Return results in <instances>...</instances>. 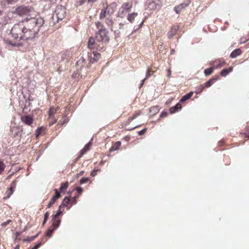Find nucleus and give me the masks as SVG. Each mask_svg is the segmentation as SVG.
Listing matches in <instances>:
<instances>
[{
  "label": "nucleus",
  "mask_w": 249,
  "mask_h": 249,
  "mask_svg": "<svg viewBox=\"0 0 249 249\" xmlns=\"http://www.w3.org/2000/svg\"><path fill=\"white\" fill-rule=\"evenodd\" d=\"M43 23L44 20L41 17L27 18L19 21L15 24L11 30L10 35L14 40L5 39V42L14 47L21 46L19 41L34 38Z\"/></svg>",
  "instance_id": "obj_1"
},
{
  "label": "nucleus",
  "mask_w": 249,
  "mask_h": 249,
  "mask_svg": "<svg viewBox=\"0 0 249 249\" xmlns=\"http://www.w3.org/2000/svg\"><path fill=\"white\" fill-rule=\"evenodd\" d=\"M99 30L96 33L95 38L90 37L88 43V47L90 49H96L99 51H104V47L107 42L109 41L108 32L100 22L95 23Z\"/></svg>",
  "instance_id": "obj_2"
},
{
  "label": "nucleus",
  "mask_w": 249,
  "mask_h": 249,
  "mask_svg": "<svg viewBox=\"0 0 249 249\" xmlns=\"http://www.w3.org/2000/svg\"><path fill=\"white\" fill-rule=\"evenodd\" d=\"M62 212L58 210L56 213L54 214L52 218L53 224L49 229L46 231V235L48 237L52 236L53 232L58 227L60 223V220L59 218V215L61 214Z\"/></svg>",
  "instance_id": "obj_3"
},
{
  "label": "nucleus",
  "mask_w": 249,
  "mask_h": 249,
  "mask_svg": "<svg viewBox=\"0 0 249 249\" xmlns=\"http://www.w3.org/2000/svg\"><path fill=\"white\" fill-rule=\"evenodd\" d=\"M112 4L107 5V3L104 4V7L101 9L100 14V19H103L107 17H110L114 12V9Z\"/></svg>",
  "instance_id": "obj_4"
},
{
  "label": "nucleus",
  "mask_w": 249,
  "mask_h": 249,
  "mask_svg": "<svg viewBox=\"0 0 249 249\" xmlns=\"http://www.w3.org/2000/svg\"><path fill=\"white\" fill-rule=\"evenodd\" d=\"M55 13L58 20L63 19L66 16V9L61 6H57Z\"/></svg>",
  "instance_id": "obj_5"
},
{
  "label": "nucleus",
  "mask_w": 249,
  "mask_h": 249,
  "mask_svg": "<svg viewBox=\"0 0 249 249\" xmlns=\"http://www.w3.org/2000/svg\"><path fill=\"white\" fill-rule=\"evenodd\" d=\"M89 61L90 63H94L98 61L101 58V54L96 52L88 53Z\"/></svg>",
  "instance_id": "obj_6"
},
{
  "label": "nucleus",
  "mask_w": 249,
  "mask_h": 249,
  "mask_svg": "<svg viewBox=\"0 0 249 249\" xmlns=\"http://www.w3.org/2000/svg\"><path fill=\"white\" fill-rule=\"evenodd\" d=\"M162 6V3L160 0H156L150 1L148 3V7L150 10L160 9Z\"/></svg>",
  "instance_id": "obj_7"
},
{
  "label": "nucleus",
  "mask_w": 249,
  "mask_h": 249,
  "mask_svg": "<svg viewBox=\"0 0 249 249\" xmlns=\"http://www.w3.org/2000/svg\"><path fill=\"white\" fill-rule=\"evenodd\" d=\"M54 191L55 192V195L53 196L47 205V207L48 208H51L55 203L56 200L61 197L60 193L57 189H54Z\"/></svg>",
  "instance_id": "obj_8"
},
{
  "label": "nucleus",
  "mask_w": 249,
  "mask_h": 249,
  "mask_svg": "<svg viewBox=\"0 0 249 249\" xmlns=\"http://www.w3.org/2000/svg\"><path fill=\"white\" fill-rule=\"evenodd\" d=\"M226 64L225 60L222 58L216 59L211 63V65L214 69H219L223 67Z\"/></svg>",
  "instance_id": "obj_9"
},
{
  "label": "nucleus",
  "mask_w": 249,
  "mask_h": 249,
  "mask_svg": "<svg viewBox=\"0 0 249 249\" xmlns=\"http://www.w3.org/2000/svg\"><path fill=\"white\" fill-rule=\"evenodd\" d=\"M30 11L28 7L20 6L17 8L16 10V13L20 16L27 14Z\"/></svg>",
  "instance_id": "obj_10"
},
{
  "label": "nucleus",
  "mask_w": 249,
  "mask_h": 249,
  "mask_svg": "<svg viewBox=\"0 0 249 249\" xmlns=\"http://www.w3.org/2000/svg\"><path fill=\"white\" fill-rule=\"evenodd\" d=\"M21 120L26 125H31L34 121L33 117L30 115H23L21 117Z\"/></svg>",
  "instance_id": "obj_11"
},
{
  "label": "nucleus",
  "mask_w": 249,
  "mask_h": 249,
  "mask_svg": "<svg viewBox=\"0 0 249 249\" xmlns=\"http://www.w3.org/2000/svg\"><path fill=\"white\" fill-rule=\"evenodd\" d=\"M71 200L67 197H66L63 200L62 203L61 205L59 206V211H60V209L62 208V207H66L67 208L68 210H69L71 206Z\"/></svg>",
  "instance_id": "obj_12"
},
{
  "label": "nucleus",
  "mask_w": 249,
  "mask_h": 249,
  "mask_svg": "<svg viewBox=\"0 0 249 249\" xmlns=\"http://www.w3.org/2000/svg\"><path fill=\"white\" fill-rule=\"evenodd\" d=\"M179 27L178 25H174L171 30L168 33V36L169 38H171L177 33L178 31L179 30Z\"/></svg>",
  "instance_id": "obj_13"
},
{
  "label": "nucleus",
  "mask_w": 249,
  "mask_h": 249,
  "mask_svg": "<svg viewBox=\"0 0 249 249\" xmlns=\"http://www.w3.org/2000/svg\"><path fill=\"white\" fill-rule=\"evenodd\" d=\"M218 78L219 76L218 75H214L212 78L210 79L206 83H205L204 86L205 88L211 87L216 81L218 79Z\"/></svg>",
  "instance_id": "obj_14"
},
{
  "label": "nucleus",
  "mask_w": 249,
  "mask_h": 249,
  "mask_svg": "<svg viewBox=\"0 0 249 249\" xmlns=\"http://www.w3.org/2000/svg\"><path fill=\"white\" fill-rule=\"evenodd\" d=\"M86 61L85 58L83 57H81L79 58V59L77 61L76 63V66L78 70H81L82 68H83L85 65Z\"/></svg>",
  "instance_id": "obj_15"
},
{
  "label": "nucleus",
  "mask_w": 249,
  "mask_h": 249,
  "mask_svg": "<svg viewBox=\"0 0 249 249\" xmlns=\"http://www.w3.org/2000/svg\"><path fill=\"white\" fill-rule=\"evenodd\" d=\"M91 144L88 143L80 151L79 153V158L81 157L83 155L86 154L87 151H89L90 149Z\"/></svg>",
  "instance_id": "obj_16"
},
{
  "label": "nucleus",
  "mask_w": 249,
  "mask_h": 249,
  "mask_svg": "<svg viewBox=\"0 0 249 249\" xmlns=\"http://www.w3.org/2000/svg\"><path fill=\"white\" fill-rule=\"evenodd\" d=\"M125 10L129 12L133 6V1H128L124 2L122 4V6Z\"/></svg>",
  "instance_id": "obj_17"
},
{
  "label": "nucleus",
  "mask_w": 249,
  "mask_h": 249,
  "mask_svg": "<svg viewBox=\"0 0 249 249\" xmlns=\"http://www.w3.org/2000/svg\"><path fill=\"white\" fill-rule=\"evenodd\" d=\"M188 5V4L181 3L178 6H175L174 8V10L177 14H179Z\"/></svg>",
  "instance_id": "obj_18"
},
{
  "label": "nucleus",
  "mask_w": 249,
  "mask_h": 249,
  "mask_svg": "<svg viewBox=\"0 0 249 249\" xmlns=\"http://www.w3.org/2000/svg\"><path fill=\"white\" fill-rule=\"evenodd\" d=\"M142 113V112L141 110L137 111L134 114L132 115V116L128 118L127 121L126 122V124H130V123L135 118L139 116Z\"/></svg>",
  "instance_id": "obj_19"
},
{
  "label": "nucleus",
  "mask_w": 249,
  "mask_h": 249,
  "mask_svg": "<svg viewBox=\"0 0 249 249\" xmlns=\"http://www.w3.org/2000/svg\"><path fill=\"white\" fill-rule=\"evenodd\" d=\"M142 113V112L141 110L137 111L134 114L132 115V116L128 118L127 121L126 122V124H130V123L135 118L139 116Z\"/></svg>",
  "instance_id": "obj_20"
},
{
  "label": "nucleus",
  "mask_w": 249,
  "mask_h": 249,
  "mask_svg": "<svg viewBox=\"0 0 249 249\" xmlns=\"http://www.w3.org/2000/svg\"><path fill=\"white\" fill-rule=\"evenodd\" d=\"M121 146V142L120 141H117V142L113 143L112 146L109 149V151L110 152L115 151L119 149L120 147Z\"/></svg>",
  "instance_id": "obj_21"
},
{
  "label": "nucleus",
  "mask_w": 249,
  "mask_h": 249,
  "mask_svg": "<svg viewBox=\"0 0 249 249\" xmlns=\"http://www.w3.org/2000/svg\"><path fill=\"white\" fill-rule=\"evenodd\" d=\"M138 16V13L136 12H133L130 14H128L127 16V20L131 23L134 21L135 18Z\"/></svg>",
  "instance_id": "obj_22"
},
{
  "label": "nucleus",
  "mask_w": 249,
  "mask_h": 249,
  "mask_svg": "<svg viewBox=\"0 0 249 249\" xmlns=\"http://www.w3.org/2000/svg\"><path fill=\"white\" fill-rule=\"evenodd\" d=\"M128 12L125 10L122 6L119 8V11L117 13V17L120 18H124L126 15L127 13Z\"/></svg>",
  "instance_id": "obj_23"
},
{
  "label": "nucleus",
  "mask_w": 249,
  "mask_h": 249,
  "mask_svg": "<svg viewBox=\"0 0 249 249\" xmlns=\"http://www.w3.org/2000/svg\"><path fill=\"white\" fill-rule=\"evenodd\" d=\"M181 108L182 107L180 103H178L176 106L170 108V112L172 114L180 110Z\"/></svg>",
  "instance_id": "obj_24"
},
{
  "label": "nucleus",
  "mask_w": 249,
  "mask_h": 249,
  "mask_svg": "<svg viewBox=\"0 0 249 249\" xmlns=\"http://www.w3.org/2000/svg\"><path fill=\"white\" fill-rule=\"evenodd\" d=\"M193 94H194L193 91H190L189 93L182 96L181 99L180 100L179 102L181 103H183V102H185L186 101L190 99L192 97Z\"/></svg>",
  "instance_id": "obj_25"
},
{
  "label": "nucleus",
  "mask_w": 249,
  "mask_h": 249,
  "mask_svg": "<svg viewBox=\"0 0 249 249\" xmlns=\"http://www.w3.org/2000/svg\"><path fill=\"white\" fill-rule=\"evenodd\" d=\"M242 53V51L240 49H236L233 51L231 53L230 56L232 58H235L237 56L240 55Z\"/></svg>",
  "instance_id": "obj_26"
},
{
  "label": "nucleus",
  "mask_w": 249,
  "mask_h": 249,
  "mask_svg": "<svg viewBox=\"0 0 249 249\" xmlns=\"http://www.w3.org/2000/svg\"><path fill=\"white\" fill-rule=\"evenodd\" d=\"M159 111V108L158 106H154L150 108L149 112L151 115H154Z\"/></svg>",
  "instance_id": "obj_27"
},
{
  "label": "nucleus",
  "mask_w": 249,
  "mask_h": 249,
  "mask_svg": "<svg viewBox=\"0 0 249 249\" xmlns=\"http://www.w3.org/2000/svg\"><path fill=\"white\" fill-rule=\"evenodd\" d=\"M232 71V67H230L229 69H223L220 72V75L221 76H226L230 72Z\"/></svg>",
  "instance_id": "obj_28"
},
{
  "label": "nucleus",
  "mask_w": 249,
  "mask_h": 249,
  "mask_svg": "<svg viewBox=\"0 0 249 249\" xmlns=\"http://www.w3.org/2000/svg\"><path fill=\"white\" fill-rule=\"evenodd\" d=\"M105 23L107 24V25L111 28L112 25H113V20H112V18H111V17H107L106 18H105Z\"/></svg>",
  "instance_id": "obj_29"
},
{
  "label": "nucleus",
  "mask_w": 249,
  "mask_h": 249,
  "mask_svg": "<svg viewBox=\"0 0 249 249\" xmlns=\"http://www.w3.org/2000/svg\"><path fill=\"white\" fill-rule=\"evenodd\" d=\"M69 186V183L68 182H66L64 183H62L61 184L60 187L59 188V191L61 192H64L65 191Z\"/></svg>",
  "instance_id": "obj_30"
},
{
  "label": "nucleus",
  "mask_w": 249,
  "mask_h": 249,
  "mask_svg": "<svg viewBox=\"0 0 249 249\" xmlns=\"http://www.w3.org/2000/svg\"><path fill=\"white\" fill-rule=\"evenodd\" d=\"M69 121L68 118L65 115H63L62 119L59 121L58 124L62 125L67 123Z\"/></svg>",
  "instance_id": "obj_31"
},
{
  "label": "nucleus",
  "mask_w": 249,
  "mask_h": 249,
  "mask_svg": "<svg viewBox=\"0 0 249 249\" xmlns=\"http://www.w3.org/2000/svg\"><path fill=\"white\" fill-rule=\"evenodd\" d=\"M57 110L58 108L57 107H51L49 111V116H54V114L56 113Z\"/></svg>",
  "instance_id": "obj_32"
},
{
  "label": "nucleus",
  "mask_w": 249,
  "mask_h": 249,
  "mask_svg": "<svg viewBox=\"0 0 249 249\" xmlns=\"http://www.w3.org/2000/svg\"><path fill=\"white\" fill-rule=\"evenodd\" d=\"M214 69L213 67L205 69L204 71L205 76H207L212 74L213 72Z\"/></svg>",
  "instance_id": "obj_33"
},
{
  "label": "nucleus",
  "mask_w": 249,
  "mask_h": 249,
  "mask_svg": "<svg viewBox=\"0 0 249 249\" xmlns=\"http://www.w3.org/2000/svg\"><path fill=\"white\" fill-rule=\"evenodd\" d=\"M205 88L203 85H200L196 88L195 93L197 94H200L204 89Z\"/></svg>",
  "instance_id": "obj_34"
},
{
  "label": "nucleus",
  "mask_w": 249,
  "mask_h": 249,
  "mask_svg": "<svg viewBox=\"0 0 249 249\" xmlns=\"http://www.w3.org/2000/svg\"><path fill=\"white\" fill-rule=\"evenodd\" d=\"M156 71H153L152 70V67H149L146 71V78H149L152 75H153Z\"/></svg>",
  "instance_id": "obj_35"
},
{
  "label": "nucleus",
  "mask_w": 249,
  "mask_h": 249,
  "mask_svg": "<svg viewBox=\"0 0 249 249\" xmlns=\"http://www.w3.org/2000/svg\"><path fill=\"white\" fill-rule=\"evenodd\" d=\"M49 125L50 126H51V125H53V124H54L55 123H56L57 122V119H56L54 116H53V117H49Z\"/></svg>",
  "instance_id": "obj_36"
},
{
  "label": "nucleus",
  "mask_w": 249,
  "mask_h": 249,
  "mask_svg": "<svg viewBox=\"0 0 249 249\" xmlns=\"http://www.w3.org/2000/svg\"><path fill=\"white\" fill-rule=\"evenodd\" d=\"M14 191L9 188L5 193L4 198H8L13 194Z\"/></svg>",
  "instance_id": "obj_37"
},
{
  "label": "nucleus",
  "mask_w": 249,
  "mask_h": 249,
  "mask_svg": "<svg viewBox=\"0 0 249 249\" xmlns=\"http://www.w3.org/2000/svg\"><path fill=\"white\" fill-rule=\"evenodd\" d=\"M45 129L43 127L38 128L36 131V137H38L41 133L42 131H44Z\"/></svg>",
  "instance_id": "obj_38"
},
{
  "label": "nucleus",
  "mask_w": 249,
  "mask_h": 249,
  "mask_svg": "<svg viewBox=\"0 0 249 249\" xmlns=\"http://www.w3.org/2000/svg\"><path fill=\"white\" fill-rule=\"evenodd\" d=\"M16 182H17V181L16 180H13L12 183H11L10 184V189L12 190L13 191H14L15 190V189L16 188Z\"/></svg>",
  "instance_id": "obj_39"
},
{
  "label": "nucleus",
  "mask_w": 249,
  "mask_h": 249,
  "mask_svg": "<svg viewBox=\"0 0 249 249\" xmlns=\"http://www.w3.org/2000/svg\"><path fill=\"white\" fill-rule=\"evenodd\" d=\"M79 196V195L72 198L71 200V204H75L77 203V200L78 199Z\"/></svg>",
  "instance_id": "obj_40"
},
{
  "label": "nucleus",
  "mask_w": 249,
  "mask_h": 249,
  "mask_svg": "<svg viewBox=\"0 0 249 249\" xmlns=\"http://www.w3.org/2000/svg\"><path fill=\"white\" fill-rule=\"evenodd\" d=\"M5 168V165L4 163L0 160V174H1L4 170Z\"/></svg>",
  "instance_id": "obj_41"
},
{
  "label": "nucleus",
  "mask_w": 249,
  "mask_h": 249,
  "mask_svg": "<svg viewBox=\"0 0 249 249\" xmlns=\"http://www.w3.org/2000/svg\"><path fill=\"white\" fill-rule=\"evenodd\" d=\"M49 216V212H46L45 213V214H44V220H43V225H44L46 222H47L48 219V217Z\"/></svg>",
  "instance_id": "obj_42"
},
{
  "label": "nucleus",
  "mask_w": 249,
  "mask_h": 249,
  "mask_svg": "<svg viewBox=\"0 0 249 249\" xmlns=\"http://www.w3.org/2000/svg\"><path fill=\"white\" fill-rule=\"evenodd\" d=\"M89 181V179L88 178H82L80 180V183L83 184L88 182Z\"/></svg>",
  "instance_id": "obj_43"
},
{
  "label": "nucleus",
  "mask_w": 249,
  "mask_h": 249,
  "mask_svg": "<svg viewBox=\"0 0 249 249\" xmlns=\"http://www.w3.org/2000/svg\"><path fill=\"white\" fill-rule=\"evenodd\" d=\"M147 130V128H145L143 129L141 131H139L138 132V134L139 135H140V136L141 135H142L146 133Z\"/></svg>",
  "instance_id": "obj_44"
},
{
  "label": "nucleus",
  "mask_w": 249,
  "mask_h": 249,
  "mask_svg": "<svg viewBox=\"0 0 249 249\" xmlns=\"http://www.w3.org/2000/svg\"><path fill=\"white\" fill-rule=\"evenodd\" d=\"M100 170L98 169H94L91 173V176L94 177L97 175V172L99 171Z\"/></svg>",
  "instance_id": "obj_45"
},
{
  "label": "nucleus",
  "mask_w": 249,
  "mask_h": 249,
  "mask_svg": "<svg viewBox=\"0 0 249 249\" xmlns=\"http://www.w3.org/2000/svg\"><path fill=\"white\" fill-rule=\"evenodd\" d=\"M166 71L167 72V76L169 78L170 77L171 75V72H172V71H171V69L170 68L167 69Z\"/></svg>",
  "instance_id": "obj_46"
},
{
  "label": "nucleus",
  "mask_w": 249,
  "mask_h": 249,
  "mask_svg": "<svg viewBox=\"0 0 249 249\" xmlns=\"http://www.w3.org/2000/svg\"><path fill=\"white\" fill-rule=\"evenodd\" d=\"M76 190L79 195L81 194L83 192V189L80 187H77Z\"/></svg>",
  "instance_id": "obj_47"
},
{
  "label": "nucleus",
  "mask_w": 249,
  "mask_h": 249,
  "mask_svg": "<svg viewBox=\"0 0 249 249\" xmlns=\"http://www.w3.org/2000/svg\"><path fill=\"white\" fill-rule=\"evenodd\" d=\"M11 221L10 220H8L7 221L5 222H3L1 224V226H3V227H5L7 225H8L9 224V223L11 222Z\"/></svg>",
  "instance_id": "obj_48"
},
{
  "label": "nucleus",
  "mask_w": 249,
  "mask_h": 249,
  "mask_svg": "<svg viewBox=\"0 0 249 249\" xmlns=\"http://www.w3.org/2000/svg\"><path fill=\"white\" fill-rule=\"evenodd\" d=\"M41 244V243H38L36 246H35L33 248H32L31 249H37L40 247Z\"/></svg>",
  "instance_id": "obj_49"
},
{
  "label": "nucleus",
  "mask_w": 249,
  "mask_h": 249,
  "mask_svg": "<svg viewBox=\"0 0 249 249\" xmlns=\"http://www.w3.org/2000/svg\"><path fill=\"white\" fill-rule=\"evenodd\" d=\"M38 235V233H37L36 235L35 236H33V237H29V239H27L28 241H33L34 240L36 237H37Z\"/></svg>",
  "instance_id": "obj_50"
},
{
  "label": "nucleus",
  "mask_w": 249,
  "mask_h": 249,
  "mask_svg": "<svg viewBox=\"0 0 249 249\" xmlns=\"http://www.w3.org/2000/svg\"><path fill=\"white\" fill-rule=\"evenodd\" d=\"M225 143V140H221L218 142V146H221L224 144Z\"/></svg>",
  "instance_id": "obj_51"
},
{
  "label": "nucleus",
  "mask_w": 249,
  "mask_h": 249,
  "mask_svg": "<svg viewBox=\"0 0 249 249\" xmlns=\"http://www.w3.org/2000/svg\"><path fill=\"white\" fill-rule=\"evenodd\" d=\"M147 78H144V79H143L142 81V82H141V84L140 85V88H141L144 84V83L145 82V81L147 79Z\"/></svg>",
  "instance_id": "obj_52"
},
{
  "label": "nucleus",
  "mask_w": 249,
  "mask_h": 249,
  "mask_svg": "<svg viewBox=\"0 0 249 249\" xmlns=\"http://www.w3.org/2000/svg\"><path fill=\"white\" fill-rule=\"evenodd\" d=\"M78 2L79 3V5H82V4H83L84 3L85 1L84 0H80Z\"/></svg>",
  "instance_id": "obj_53"
},
{
  "label": "nucleus",
  "mask_w": 249,
  "mask_h": 249,
  "mask_svg": "<svg viewBox=\"0 0 249 249\" xmlns=\"http://www.w3.org/2000/svg\"><path fill=\"white\" fill-rule=\"evenodd\" d=\"M124 24H123L122 23H120L119 24V29H123L124 28Z\"/></svg>",
  "instance_id": "obj_54"
},
{
  "label": "nucleus",
  "mask_w": 249,
  "mask_h": 249,
  "mask_svg": "<svg viewBox=\"0 0 249 249\" xmlns=\"http://www.w3.org/2000/svg\"><path fill=\"white\" fill-rule=\"evenodd\" d=\"M17 1V0H7V1L9 3H12L13 2H15Z\"/></svg>",
  "instance_id": "obj_55"
},
{
  "label": "nucleus",
  "mask_w": 249,
  "mask_h": 249,
  "mask_svg": "<svg viewBox=\"0 0 249 249\" xmlns=\"http://www.w3.org/2000/svg\"><path fill=\"white\" fill-rule=\"evenodd\" d=\"M20 133V131L18 130V131H17L15 133V134H14V137H16V136L18 135Z\"/></svg>",
  "instance_id": "obj_56"
},
{
  "label": "nucleus",
  "mask_w": 249,
  "mask_h": 249,
  "mask_svg": "<svg viewBox=\"0 0 249 249\" xmlns=\"http://www.w3.org/2000/svg\"><path fill=\"white\" fill-rule=\"evenodd\" d=\"M98 0H88V1L89 2H94L96 1H97Z\"/></svg>",
  "instance_id": "obj_57"
},
{
  "label": "nucleus",
  "mask_w": 249,
  "mask_h": 249,
  "mask_svg": "<svg viewBox=\"0 0 249 249\" xmlns=\"http://www.w3.org/2000/svg\"><path fill=\"white\" fill-rule=\"evenodd\" d=\"M140 126V125H137V126H136L135 127H133V128H131V129H129V130H133V129H135V128H137V127H139Z\"/></svg>",
  "instance_id": "obj_58"
},
{
  "label": "nucleus",
  "mask_w": 249,
  "mask_h": 249,
  "mask_svg": "<svg viewBox=\"0 0 249 249\" xmlns=\"http://www.w3.org/2000/svg\"><path fill=\"white\" fill-rule=\"evenodd\" d=\"M14 249H19V246L18 245H17Z\"/></svg>",
  "instance_id": "obj_59"
},
{
  "label": "nucleus",
  "mask_w": 249,
  "mask_h": 249,
  "mask_svg": "<svg viewBox=\"0 0 249 249\" xmlns=\"http://www.w3.org/2000/svg\"><path fill=\"white\" fill-rule=\"evenodd\" d=\"M14 249H19V246L18 245H17Z\"/></svg>",
  "instance_id": "obj_60"
},
{
  "label": "nucleus",
  "mask_w": 249,
  "mask_h": 249,
  "mask_svg": "<svg viewBox=\"0 0 249 249\" xmlns=\"http://www.w3.org/2000/svg\"><path fill=\"white\" fill-rule=\"evenodd\" d=\"M12 174H10V175H9L7 177V179H10L11 178V177H12Z\"/></svg>",
  "instance_id": "obj_61"
},
{
  "label": "nucleus",
  "mask_w": 249,
  "mask_h": 249,
  "mask_svg": "<svg viewBox=\"0 0 249 249\" xmlns=\"http://www.w3.org/2000/svg\"><path fill=\"white\" fill-rule=\"evenodd\" d=\"M163 115H164V113L162 112L160 115V117H163Z\"/></svg>",
  "instance_id": "obj_62"
},
{
  "label": "nucleus",
  "mask_w": 249,
  "mask_h": 249,
  "mask_svg": "<svg viewBox=\"0 0 249 249\" xmlns=\"http://www.w3.org/2000/svg\"><path fill=\"white\" fill-rule=\"evenodd\" d=\"M103 163H104V161L102 160V161H101L100 162V165H102V164H103Z\"/></svg>",
  "instance_id": "obj_63"
},
{
  "label": "nucleus",
  "mask_w": 249,
  "mask_h": 249,
  "mask_svg": "<svg viewBox=\"0 0 249 249\" xmlns=\"http://www.w3.org/2000/svg\"><path fill=\"white\" fill-rule=\"evenodd\" d=\"M2 14V11L0 10V16Z\"/></svg>",
  "instance_id": "obj_64"
}]
</instances>
